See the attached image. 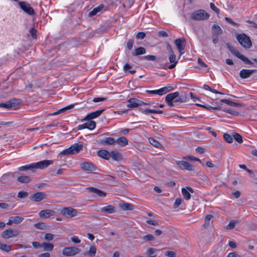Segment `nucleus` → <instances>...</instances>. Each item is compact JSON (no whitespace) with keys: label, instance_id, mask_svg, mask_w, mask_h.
Returning a JSON list of instances; mask_svg holds the SVG:
<instances>
[{"label":"nucleus","instance_id":"48","mask_svg":"<svg viewBox=\"0 0 257 257\" xmlns=\"http://www.w3.org/2000/svg\"><path fill=\"white\" fill-rule=\"evenodd\" d=\"M60 155H73L72 150L71 149H70V147L64 150L63 151L60 153Z\"/></svg>","mask_w":257,"mask_h":257},{"label":"nucleus","instance_id":"19","mask_svg":"<svg viewBox=\"0 0 257 257\" xmlns=\"http://www.w3.org/2000/svg\"><path fill=\"white\" fill-rule=\"evenodd\" d=\"M256 70L254 69H242L239 72V76L243 79L248 78L250 75L254 73Z\"/></svg>","mask_w":257,"mask_h":257},{"label":"nucleus","instance_id":"42","mask_svg":"<svg viewBox=\"0 0 257 257\" xmlns=\"http://www.w3.org/2000/svg\"><path fill=\"white\" fill-rule=\"evenodd\" d=\"M182 193L186 200H188L191 198V194L186 189L182 188Z\"/></svg>","mask_w":257,"mask_h":257},{"label":"nucleus","instance_id":"1","mask_svg":"<svg viewBox=\"0 0 257 257\" xmlns=\"http://www.w3.org/2000/svg\"><path fill=\"white\" fill-rule=\"evenodd\" d=\"M16 177L17 180L21 183H28L31 180L30 176L24 175L21 174L19 172H15V173H9L7 174L4 175L2 177L3 179H6L7 178H13Z\"/></svg>","mask_w":257,"mask_h":257},{"label":"nucleus","instance_id":"44","mask_svg":"<svg viewBox=\"0 0 257 257\" xmlns=\"http://www.w3.org/2000/svg\"><path fill=\"white\" fill-rule=\"evenodd\" d=\"M34 226L36 228L42 230H46L48 228V226L43 222L36 223L34 224Z\"/></svg>","mask_w":257,"mask_h":257},{"label":"nucleus","instance_id":"40","mask_svg":"<svg viewBox=\"0 0 257 257\" xmlns=\"http://www.w3.org/2000/svg\"><path fill=\"white\" fill-rule=\"evenodd\" d=\"M0 249L6 252H9L11 250V246L10 245L0 242Z\"/></svg>","mask_w":257,"mask_h":257},{"label":"nucleus","instance_id":"2","mask_svg":"<svg viewBox=\"0 0 257 257\" xmlns=\"http://www.w3.org/2000/svg\"><path fill=\"white\" fill-rule=\"evenodd\" d=\"M210 15L204 10H199L193 12L191 18L195 21L205 20L209 19Z\"/></svg>","mask_w":257,"mask_h":257},{"label":"nucleus","instance_id":"54","mask_svg":"<svg viewBox=\"0 0 257 257\" xmlns=\"http://www.w3.org/2000/svg\"><path fill=\"white\" fill-rule=\"evenodd\" d=\"M183 159L190 161H196L197 160V158L192 156H186L183 157Z\"/></svg>","mask_w":257,"mask_h":257},{"label":"nucleus","instance_id":"49","mask_svg":"<svg viewBox=\"0 0 257 257\" xmlns=\"http://www.w3.org/2000/svg\"><path fill=\"white\" fill-rule=\"evenodd\" d=\"M225 20L226 22H227L228 23L231 24L232 26L234 27H239V25L235 22H234L233 21H232V19H231L229 18L225 17Z\"/></svg>","mask_w":257,"mask_h":257},{"label":"nucleus","instance_id":"18","mask_svg":"<svg viewBox=\"0 0 257 257\" xmlns=\"http://www.w3.org/2000/svg\"><path fill=\"white\" fill-rule=\"evenodd\" d=\"M19 5L25 13L30 15H32V8L31 7L29 4L25 2H20Z\"/></svg>","mask_w":257,"mask_h":257},{"label":"nucleus","instance_id":"21","mask_svg":"<svg viewBox=\"0 0 257 257\" xmlns=\"http://www.w3.org/2000/svg\"><path fill=\"white\" fill-rule=\"evenodd\" d=\"M104 6L102 4L100 5L98 7H96L89 13V16L90 17H93L97 15L98 13H101L105 11Z\"/></svg>","mask_w":257,"mask_h":257},{"label":"nucleus","instance_id":"11","mask_svg":"<svg viewBox=\"0 0 257 257\" xmlns=\"http://www.w3.org/2000/svg\"><path fill=\"white\" fill-rule=\"evenodd\" d=\"M53 163L52 160H43L33 163V169H44Z\"/></svg>","mask_w":257,"mask_h":257},{"label":"nucleus","instance_id":"4","mask_svg":"<svg viewBox=\"0 0 257 257\" xmlns=\"http://www.w3.org/2000/svg\"><path fill=\"white\" fill-rule=\"evenodd\" d=\"M227 47L231 53L235 55L236 57L244 62L247 64H252V63L247 58L241 55L238 51L234 48L232 46L230 45L229 43L226 44Z\"/></svg>","mask_w":257,"mask_h":257},{"label":"nucleus","instance_id":"45","mask_svg":"<svg viewBox=\"0 0 257 257\" xmlns=\"http://www.w3.org/2000/svg\"><path fill=\"white\" fill-rule=\"evenodd\" d=\"M12 219L14 223L18 224L21 223L24 218L19 216H12Z\"/></svg>","mask_w":257,"mask_h":257},{"label":"nucleus","instance_id":"61","mask_svg":"<svg viewBox=\"0 0 257 257\" xmlns=\"http://www.w3.org/2000/svg\"><path fill=\"white\" fill-rule=\"evenodd\" d=\"M166 256L169 257H176V253L175 252L173 251H167L165 253Z\"/></svg>","mask_w":257,"mask_h":257},{"label":"nucleus","instance_id":"57","mask_svg":"<svg viewBox=\"0 0 257 257\" xmlns=\"http://www.w3.org/2000/svg\"><path fill=\"white\" fill-rule=\"evenodd\" d=\"M157 249L153 248H149L147 250L146 253L148 255H151L154 254L156 251H157Z\"/></svg>","mask_w":257,"mask_h":257},{"label":"nucleus","instance_id":"33","mask_svg":"<svg viewBox=\"0 0 257 257\" xmlns=\"http://www.w3.org/2000/svg\"><path fill=\"white\" fill-rule=\"evenodd\" d=\"M146 53V50L144 47H139L135 49V51L132 53L134 56H137L140 55L144 54Z\"/></svg>","mask_w":257,"mask_h":257},{"label":"nucleus","instance_id":"28","mask_svg":"<svg viewBox=\"0 0 257 257\" xmlns=\"http://www.w3.org/2000/svg\"><path fill=\"white\" fill-rule=\"evenodd\" d=\"M128 143L127 139L124 137L118 138L115 140V144H118L121 147H124L127 145Z\"/></svg>","mask_w":257,"mask_h":257},{"label":"nucleus","instance_id":"60","mask_svg":"<svg viewBox=\"0 0 257 257\" xmlns=\"http://www.w3.org/2000/svg\"><path fill=\"white\" fill-rule=\"evenodd\" d=\"M146 37V34L144 32H139L136 36L137 39H143Z\"/></svg>","mask_w":257,"mask_h":257},{"label":"nucleus","instance_id":"34","mask_svg":"<svg viewBox=\"0 0 257 257\" xmlns=\"http://www.w3.org/2000/svg\"><path fill=\"white\" fill-rule=\"evenodd\" d=\"M96 252V247L94 245H92L90 247L89 250L88 251L84 252L83 254L85 255H87L90 257H93L95 255Z\"/></svg>","mask_w":257,"mask_h":257},{"label":"nucleus","instance_id":"17","mask_svg":"<svg viewBox=\"0 0 257 257\" xmlns=\"http://www.w3.org/2000/svg\"><path fill=\"white\" fill-rule=\"evenodd\" d=\"M104 109L98 110L88 114L82 121H86L87 120H91L100 116L104 111Z\"/></svg>","mask_w":257,"mask_h":257},{"label":"nucleus","instance_id":"32","mask_svg":"<svg viewBox=\"0 0 257 257\" xmlns=\"http://www.w3.org/2000/svg\"><path fill=\"white\" fill-rule=\"evenodd\" d=\"M10 105H11V108L13 109H17L20 105V100L16 98H13L9 101Z\"/></svg>","mask_w":257,"mask_h":257},{"label":"nucleus","instance_id":"25","mask_svg":"<svg viewBox=\"0 0 257 257\" xmlns=\"http://www.w3.org/2000/svg\"><path fill=\"white\" fill-rule=\"evenodd\" d=\"M100 211L102 213L112 214L115 212V208L112 205H107L100 208Z\"/></svg>","mask_w":257,"mask_h":257},{"label":"nucleus","instance_id":"24","mask_svg":"<svg viewBox=\"0 0 257 257\" xmlns=\"http://www.w3.org/2000/svg\"><path fill=\"white\" fill-rule=\"evenodd\" d=\"M87 189L90 192L97 194V196L99 197L106 196V193L105 192L95 188L89 187H87Z\"/></svg>","mask_w":257,"mask_h":257},{"label":"nucleus","instance_id":"62","mask_svg":"<svg viewBox=\"0 0 257 257\" xmlns=\"http://www.w3.org/2000/svg\"><path fill=\"white\" fill-rule=\"evenodd\" d=\"M210 7L212 10L214 11L216 14H218L219 13V10L218 9L216 6L214 5V4L212 3H211L210 4Z\"/></svg>","mask_w":257,"mask_h":257},{"label":"nucleus","instance_id":"50","mask_svg":"<svg viewBox=\"0 0 257 257\" xmlns=\"http://www.w3.org/2000/svg\"><path fill=\"white\" fill-rule=\"evenodd\" d=\"M225 112H226L229 114L234 115H237L238 114V112L235 110H233L231 108H227L223 110Z\"/></svg>","mask_w":257,"mask_h":257},{"label":"nucleus","instance_id":"13","mask_svg":"<svg viewBox=\"0 0 257 257\" xmlns=\"http://www.w3.org/2000/svg\"><path fill=\"white\" fill-rule=\"evenodd\" d=\"M176 163L182 170H187L188 171H193L194 170L193 166L188 162L184 161H177Z\"/></svg>","mask_w":257,"mask_h":257},{"label":"nucleus","instance_id":"26","mask_svg":"<svg viewBox=\"0 0 257 257\" xmlns=\"http://www.w3.org/2000/svg\"><path fill=\"white\" fill-rule=\"evenodd\" d=\"M97 155L105 160H109L110 158V153L105 150H101L97 152Z\"/></svg>","mask_w":257,"mask_h":257},{"label":"nucleus","instance_id":"43","mask_svg":"<svg viewBox=\"0 0 257 257\" xmlns=\"http://www.w3.org/2000/svg\"><path fill=\"white\" fill-rule=\"evenodd\" d=\"M232 136L238 143H242V138L239 134L234 132L232 133Z\"/></svg>","mask_w":257,"mask_h":257},{"label":"nucleus","instance_id":"22","mask_svg":"<svg viewBox=\"0 0 257 257\" xmlns=\"http://www.w3.org/2000/svg\"><path fill=\"white\" fill-rule=\"evenodd\" d=\"M169 62L171 64L168 67L169 69H172L175 68L178 63V61L176 60V56L174 53H171L169 57Z\"/></svg>","mask_w":257,"mask_h":257},{"label":"nucleus","instance_id":"10","mask_svg":"<svg viewBox=\"0 0 257 257\" xmlns=\"http://www.w3.org/2000/svg\"><path fill=\"white\" fill-rule=\"evenodd\" d=\"M80 249L76 247H66L63 248L62 253L67 256H72L78 253Z\"/></svg>","mask_w":257,"mask_h":257},{"label":"nucleus","instance_id":"38","mask_svg":"<svg viewBox=\"0 0 257 257\" xmlns=\"http://www.w3.org/2000/svg\"><path fill=\"white\" fill-rule=\"evenodd\" d=\"M220 102H224V103H225L230 106H231L237 107V106H240L241 105L240 104H239L238 103H237L235 102H233L228 99H223L220 100Z\"/></svg>","mask_w":257,"mask_h":257},{"label":"nucleus","instance_id":"39","mask_svg":"<svg viewBox=\"0 0 257 257\" xmlns=\"http://www.w3.org/2000/svg\"><path fill=\"white\" fill-rule=\"evenodd\" d=\"M42 247L45 251H51L53 249L54 245L52 243L43 242L42 243Z\"/></svg>","mask_w":257,"mask_h":257},{"label":"nucleus","instance_id":"27","mask_svg":"<svg viewBox=\"0 0 257 257\" xmlns=\"http://www.w3.org/2000/svg\"><path fill=\"white\" fill-rule=\"evenodd\" d=\"M70 149H72L73 154H77L83 149V145L75 143L70 146Z\"/></svg>","mask_w":257,"mask_h":257},{"label":"nucleus","instance_id":"51","mask_svg":"<svg viewBox=\"0 0 257 257\" xmlns=\"http://www.w3.org/2000/svg\"><path fill=\"white\" fill-rule=\"evenodd\" d=\"M54 236L52 233H46L44 235V239L47 241H51L54 239Z\"/></svg>","mask_w":257,"mask_h":257},{"label":"nucleus","instance_id":"47","mask_svg":"<svg viewBox=\"0 0 257 257\" xmlns=\"http://www.w3.org/2000/svg\"><path fill=\"white\" fill-rule=\"evenodd\" d=\"M223 139L228 143H232L233 142L232 136L226 133L223 134Z\"/></svg>","mask_w":257,"mask_h":257},{"label":"nucleus","instance_id":"31","mask_svg":"<svg viewBox=\"0 0 257 257\" xmlns=\"http://www.w3.org/2000/svg\"><path fill=\"white\" fill-rule=\"evenodd\" d=\"M110 158L116 161H119L122 159L121 155L116 151H112L110 153Z\"/></svg>","mask_w":257,"mask_h":257},{"label":"nucleus","instance_id":"16","mask_svg":"<svg viewBox=\"0 0 257 257\" xmlns=\"http://www.w3.org/2000/svg\"><path fill=\"white\" fill-rule=\"evenodd\" d=\"M80 166L82 169L86 171H94L97 169L96 165L89 162H84L80 164Z\"/></svg>","mask_w":257,"mask_h":257},{"label":"nucleus","instance_id":"46","mask_svg":"<svg viewBox=\"0 0 257 257\" xmlns=\"http://www.w3.org/2000/svg\"><path fill=\"white\" fill-rule=\"evenodd\" d=\"M20 171H23L26 170H32V164L26 165L25 166H21L18 168Z\"/></svg>","mask_w":257,"mask_h":257},{"label":"nucleus","instance_id":"9","mask_svg":"<svg viewBox=\"0 0 257 257\" xmlns=\"http://www.w3.org/2000/svg\"><path fill=\"white\" fill-rule=\"evenodd\" d=\"M19 233L20 231L18 229L9 228L3 231L2 233L1 236L5 239H8L18 236L19 234Z\"/></svg>","mask_w":257,"mask_h":257},{"label":"nucleus","instance_id":"30","mask_svg":"<svg viewBox=\"0 0 257 257\" xmlns=\"http://www.w3.org/2000/svg\"><path fill=\"white\" fill-rule=\"evenodd\" d=\"M128 104L127 106L130 108H135L139 106V99L135 98H131L128 100Z\"/></svg>","mask_w":257,"mask_h":257},{"label":"nucleus","instance_id":"12","mask_svg":"<svg viewBox=\"0 0 257 257\" xmlns=\"http://www.w3.org/2000/svg\"><path fill=\"white\" fill-rule=\"evenodd\" d=\"M179 92L177 91L168 94L166 96L165 101L169 106L172 107L174 105V100L179 96Z\"/></svg>","mask_w":257,"mask_h":257},{"label":"nucleus","instance_id":"59","mask_svg":"<svg viewBox=\"0 0 257 257\" xmlns=\"http://www.w3.org/2000/svg\"><path fill=\"white\" fill-rule=\"evenodd\" d=\"M28 195V194L27 192H24V191H20L18 193V197H19L20 198H25V197H27Z\"/></svg>","mask_w":257,"mask_h":257},{"label":"nucleus","instance_id":"6","mask_svg":"<svg viewBox=\"0 0 257 257\" xmlns=\"http://www.w3.org/2000/svg\"><path fill=\"white\" fill-rule=\"evenodd\" d=\"M61 213L63 216L69 218L74 217L78 214L77 210L71 207L63 208Z\"/></svg>","mask_w":257,"mask_h":257},{"label":"nucleus","instance_id":"56","mask_svg":"<svg viewBox=\"0 0 257 257\" xmlns=\"http://www.w3.org/2000/svg\"><path fill=\"white\" fill-rule=\"evenodd\" d=\"M203 88L205 90H209L213 93H218V91L216 89L211 88L209 86L206 84H204L203 86Z\"/></svg>","mask_w":257,"mask_h":257},{"label":"nucleus","instance_id":"8","mask_svg":"<svg viewBox=\"0 0 257 257\" xmlns=\"http://www.w3.org/2000/svg\"><path fill=\"white\" fill-rule=\"evenodd\" d=\"M174 43L179 51L180 56H181L185 53V39L184 37L177 39L175 40Z\"/></svg>","mask_w":257,"mask_h":257},{"label":"nucleus","instance_id":"3","mask_svg":"<svg viewBox=\"0 0 257 257\" xmlns=\"http://www.w3.org/2000/svg\"><path fill=\"white\" fill-rule=\"evenodd\" d=\"M236 39L240 44L245 48H249L252 45L249 37L244 33L238 35Z\"/></svg>","mask_w":257,"mask_h":257},{"label":"nucleus","instance_id":"58","mask_svg":"<svg viewBox=\"0 0 257 257\" xmlns=\"http://www.w3.org/2000/svg\"><path fill=\"white\" fill-rule=\"evenodd\" d=\"M143 58L147 60L155 61L156 59V57L155 55H147L144 56Z\"/></svg>","mask_w":257,"mask_h":257},{"label":"nucleus","instance_id":"64","mask_svg":"<svg viewBox=\"0 0 257 257\" xmlns=\"http://www.w3.org/2000/svg\"><path fill=\"white\" fill-rule=\"evenodd\" d=\"M182 201V199H181L180 198H177L175 200V203L174 204V207L177 208L178 207H179V206L181 204Z\"/></svg>","mask_w":257,"mask_h":257},{"label":"nucleus","instance_id":"29","mask_svg":"<svg viewBox=\"0 0 257 257\" xmlns=\"http://www.w3.org/2000/svg\"><path fill=\"white\" fill-rule=\"evenodd\" d=\"M119 206L123 210H133L134 208L133 205L123 202H120Z\"/></svg>","mask_w":257,"mask_h":257},{"label":"nucleus","instance_id":"20","mask_svg":"<svg viewBox=\"0 0 257 257\" xmlns=\"http://www.w3.org/2000/svg\"><path fill=\"white\" fill-rule=\"evenodd\" d=\"M98 143L103 146L114 145L115 144V140L112 138L106 137L99 140Z\"/></svg>","mask_w":257,"mask_h":257},{"label":"nucleus","instance_id":"36","mask_svg":"<svg viewBox=\"0 0 257 257\" xmlns=\"http://www.w3.org/2000/svg\"><path fill=\"white\" fill-rule=\"evenodd\" d=\"M132 68L133 66L127 63L123 66V70L125 72L128 71L130 74H133L136 72V71L135 70H132Z\"/></svg>","mask_w":257,"mask_h":257},{"label":"nucleus","instance_id":"14","mask_svg":"<svg viewBox=\"0 0 257 257\" xmlns=\"http://www.w3.org/2000/svg\"><path fill=\"white\" fill-rule=\"evenodd\" d=\"M88 121L82 124L79 125L77 127L78 130L84 128H88L90 130H93L96 126V122L92 120H87Z\"/></svg>","mask_w":257,"mask_h":257},{"label":"nucleus","instance_id":"52","mask_svg":"<svg viewBox=\"0 0 257 257\" xmlns=\"http://www.w3.org/2000/svg\"><path fill=\"white\" fill-rule=\"evenodd\" d=\"M236 222L233 220L230 221L228 224L226 226V228L227 229H233L235 225Z\"/></svg>","mask_w":257,"mask_h":257},{"label":"nucleus","instance_id":"5","mask_svg":"<svg viewBox=\"0 0 257 257\" xmlns=\"http://www.w3.org/2000/svg\"><path fill=\"white\" fill-rule=\"evenodd\" d=\"M223 32L220 27L214 24L212 27V39L213 43L216 44L218 42V36L222 34Z\"/></svg>","mask_w":257,"mask_h":257},{"label":"nucleus","instance_id":"63","mask_svg":"<svg viewBox=\"0 0 257 257\" xmlns=\"http://www.w3.org/2000/svg\"><path fill=\"white\" fill-rule=\"evenodd\" d=\"M11 105H10L9 101L6 102L5 103H1L0 107H4L7 109H11Z\"/></svg>","mask_w":257,"mask_h":257},{"label":"nucleus","instance_id":"37","mask_svg":"<svg viewBox=\"0 0 257 257\" xmlns=\"http://www.w3.org/2000/svg\"><path fill=\"white\" fill-rule=\"evenodd\" d=\"M149 141L150 143L156 148H162L163 147L162 144H161L158 141L152 138H149Z\"/></svg>","mask_w":257,"mask_h":257},{"label":"nucleus","instance_id":"35","mask_svg":"<svg viewBox=\"0 0 257 257\" xmlns=\"http://www.w3.org/2000/svg\"><path fill=\"white\" fill-rule=\"evenodd\" d=\"M74 105L73 104H71V105H68V106H67L64 108H62L61 109H60L58 111L53 113L52 114V115H56L59 114L61 113L65 112L67 110L73 108L74 107Z\"/></svg>","mask_w":257,"mask_h":257},{"label":"nucleus","instance_id":"41","mask_svg":"<svg viewBox=\"0 0 257 257\" xmlns=\"http://www.w3.org/2000/svg\"><path fill=\"white\" fill-rule=\"evenodd\" d=\"M187 101V97L185 95H179V96L176 98L175 100H174V103H182L186 102Z\"/></svg>","mask_w":257,"mask_h":257},{"label":"nucleus","instance_id":"55","mask_svg":"<svg viewBox=\"0 0 257 257\" xmlns=\"http://www.w3.org/2000/svg\"><path fill=\"white\" fill-rule=\"evenodd\" d=\"M143 239L148 241H152L154 240L155 237L152 234H147L143 236Z\"/></svg>","mask_w":257,"mask_h":257},{"label":"nucleus","instance_id":"23","mask_svg":"<svg viewBox=\"0 0 257 257\" xmlns=\"http://www.w3.org/2000/svg\"><path fill=\"white\" fill-rule=\"evenodd\" d=\"M46 195L45 192H38L33 194V201L35 202H40L45 199Z\"/></svg>","mask_w":257,"mask_h":257},{"label":"nucleus","instance_id":"7","mask_svg":"<svg viewBox=\"0 0 257 257\" xmlns=\"http://www.w3.org/2000/svg\"><path fill=\"white\" fill-rule=\"evenodd\" d=\"M174 89V87L172 86H167L161 88L158 90H147L146 92L148 94H158L159 95H163L166 93Z\"/></svg>","mask_w":257,"mask_h":257},{"label":"nucleus","instance_id":"15","mask_svg":"<svg viewBox=\"0 0 257 257\" xmlns=\"http://www.w3.org/2000/svg\"><path fill=\"white\" fill-rule=\"evenodd\" d=\"M54 214L55 211L51 209L43 210L39 212V217L41 219L48 218Z\"/></svg>","mask_w":257,"mask_h":257},{"label":"nucleus","instance_id":"53","mask_svg":"<svg viewBox=\"0 0 257 257\" xmlns=\"http://www.w3.org/2000/svg\"><path fill=\"white\" fill-rule=\"evenodd\" d=\"M142 112L146 115H148L150 113H156V110L151 109H145L144 110L142 109Z\"/></svg>","mask_w":257,"mask_h":257}]
</instances>
